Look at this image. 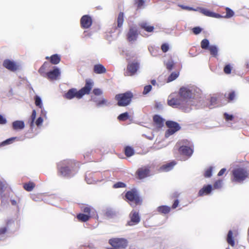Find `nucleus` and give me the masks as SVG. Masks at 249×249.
<instances>
[{"instance_id":"1","label":"nucleus","mask_w":249,"mask_h":249,"mask_svg":"<svg viewBox=\"0 0 249 249\" xmlns=\"http://www.w3.org/2000/svg\"><path fill=\"white\" fill-rule=\"evenodd\" d=\"M77 163L71 160H64L57 164V173L60 176L71 178L78 171Z\"/></svg>"},{"instance_id":"2","label":"nucleus","mask_w":249,"mask_h":249,"mask_svg":"<svg viewBox=\"0 0 249 249\" xmlns=\"http://www.w3.org/2000/svg\"><path fill=\"white\" fill-rule=\"evenodd\" d=\"M93 86V82L90 79H87L85 86L79 90L76 89H70L65 94V97L67 99H71L74 97L77 99L81 98L84 95L89 94L90 93Z\"/></svg>"},{"instance_id":"3","label":"nucleus","mask_w":249,"mask_h":249,"mask_svg":"<svg viewBox=\"0 0 249 249\" xmlns=\"http://www.w3.org/2000/svg\"><path fill=\"white\" fill-rule=\"evenodd\" d=\"M81 211L83 213H79L77 214L76 218L81 222L88 221L90 218L95 215L96 211L95 209L88 205H84L80 207Z\"/></svg>"},{"instance_id":"4","label":"nucleus","mask_w":249,"mask_h":249,"mask_svg":"<svg viewBox=\"0 0 249 249\" xmlns=\"http://www.w3.org/2000/svg\"><path fill=\"white\" fill-rule=\"evenodd\" d=\"M125 197L131 206L140 205L142 203V199L140 196L137 190L135 188L126 192Z\"/></svg>"},{"instance_id":"5","label":"nucleus","mask_w":249,"mask_h":249,"mask_svg":"<svg viewBox=\"0 0 249 249\" xmlns=\"http://www.w3.org/2000/svg\"><path fill=\"white\" fill-rule=\"evenodd\" d=\"M231 175L232 182H242L248 178L249 174L245 168H237L232 171Z\"/></svg>"},{"instance_id":"6","label":"nucleus","mask_w":249,"mask_h":249,"mask_svg":"<svg viewBox=\"0 0 249 249\" xmlns=\"http://www.w3.org/2000/svg\"><path fill=\"white\" fill-rule=\"evenodd\" d=\"M133 97V93L130 91H127L124 93L116 95L115 98L117 101V104L119 106L125 107L130 103Z\"/></svg>"},{"instance_id":"7","label":"nucleus","mask_w":249,"mask_h":249,"mask_svg":"<svg viewBox=\"0 0 249 249\" xmlns=\"http://www.w3.org/2000/svg\"><path fill=\"white\" fill-rule=\"evenodd\" d=\"M108 243L112 247L119 249H125L128 245L127 240L123 238H112Z\"/></svg>"},{"instance_id":"8","label":"nucleus","mask_w":249,"mask_h":249,"mask_svg":"<svg viewBox=\"0 0 249 249\" xmlns=\"http://www.w3.org/2000/svg\"><path fill=\"white\" fill-rule=\"evenodd\" d=\"M166 125L168 128L165 132L166 137L173 135L180 129L179 124L174 121H168L166 122Z\"/></svg>"},{"instance_id":"9","label":"nucleus","mask_w":249,"mask_h":249,"mask_svg":"<svg viewBox=\"0 0 249 249\" xmlns=\"http://www.w3.org/2000/svg\"><path fill=\"white\" fill-rule=\"evenodd\" d=\"M139 66V63L137 61L128 63L124 72V75L127 76L134 75L138 70Z\"/></svg>"},{"instance_id":"10","label":"nucleus","mask_w":249,"mask_h":249,"mask_svg":"<svg viewBox=\"0 0 249 249\" xmlns=\"http://www.w3.org/2000/svg\"><path fill=\"white\" fill-rule=\"evenodd\" d=\"M192 96L191 90L189 89L182 87L180 89L179 91V97L182 99L184 104L187 102V100L191 98Z\"/></svg>"},{"instance_id":"11","label":"nucleus","mask_w":249,"mask_h":249,"mask_svg":"<svg viewBox=\"0 0 249 249\" xmlns=\"http://www.w3.org/2000/svg\"><path fill=\"white\" fill-rule=\"evenodd\" d=\"M129 217L130 220L127 223L128 226H133L137 224L140 221V217L138 212L132 211L129 214Z\"/></svg>"},{"instance_id":"12","label":"nucleus","mask_w":249,"mask_h":249,"mask_svg":"<svg viewBox=\"0 0 249 249\" xmlns=\"http://www.w3.org/2000/svg\"><path fill=\"white\" fill-rule=\"evenodd\" d=\"M92 23V18L89 15H84L80 19V25L83 29L89 28L91 26Z\"/></svg>"},{"instance_id":"13","label":"nucleus","mask_w":249,"mask_h":249,"mask_svg":"<svg viewBox=\"0 0 249 249\" xmlns=\"http://www.w3.org/2000/svg\"><path fill=\"white\" fill-rule=\"evenodd\" d=\"M138 36V33L136 28L131 27L129 29L126 34L127 40L129 42H134L137 40Z\"/></svg>"},{"instance_id":"14","label":"nucleus","mask_w":249,"mask_h":249,"mask_svg":"<svg viewBox=\"0 0 249 249\" xmlns=\"http://www.w3.org/2000/svg\"><path fill=\"white\" fill-rule=\"evenodd\" d=\"M3 66L11 71H15L18 69V65L15 62L9 59H5L3 62Z\"/></svg>"},{"instance_id":"15","label":"nucleus","mask_w":249,"mask_h":249,"mask_svg":"<svg viewBox=\"0 0 249 249\" xmlns=\"http://www.w3.org/2000/svg\"><path fill=\"white\" fill-rule=\"evenodd\" d=\"M150 174V169L148 167L144 166L139 168L136 175L139 179H142L148 177Z\"/></svg>"},{"instance_id":"16","label":"nucleus","mask_w":249,"mask_h":249,"mask_svg":"<svg viewBox=\"0 0 249 249\" xmlns=\"http://www.w3.org/2000/svg\"><path fill=\"white\" fill-rule=\"evenodd\" d=\"M178 152L181 155L190 157L194 152L193 146H180L178 149Z\"/></svg>"},{"instance_id":"17","label":"nucleus","mask_w":249,"mask_h":249,"mask_svg":"<svg viewBox=\"0 0 249 249\" xmlns=\"http://www.w3.org/2000/svg\"><path fill=\"white\" fill-rule=\"evenodd\" d=\"M168 105L173 107H177L184 105V103L182 99L178 96L177 98L169 99L168 100Z\"/></svg>"},{"instance_id":"18","label":"nucleus","mask_w":249,"mask_h":249,"mask_svg":"<svg viewBox=\"0 0 249 249\" xmlns=\"http://www.w3.org/2000/svg\"><path fill=\"white\" fill-rule=\"evenodd\" d=\"M59 70L58 68H55L53 70L47 72L44 77H47L50 80H56L60 75Z\"/></svg>"},{"instance_id":"19","label":"nucleus","mask_w":249,"mask_h":249,"mask_svg":"<svg viewBox=\"0 0 249 249\" xmlns=\"http://www.w3.org/2000/svg\"><path fill=\"white\" fill-rule=\"evenodd\" d=\"M51 64L48 62H45L38 70V72L43 77H45L47 74V71L51 68Z\"/></svg>"},{"instance_id":"20","label":"nucleus","mask_w":249,"mask_h":249,"mask_svg":"<svg viewBox=\"0 0 249 249\" xmlns=\"http://www.w3.org/2000/svg\"><path fill=\"white\" fill-rule=\"evenodd\" d=\"M212 190V187L211 185H207L203 187L198 192L199 196L208 195L211 193Z\"/></svg>"},{"instance_id":"21","label":"nucleus","mask_w":249,"mask_h":249,"mask_svg":"<svg viewBox=\"0 0 249 249\" xmlns=\"http://www.w3.org/2000/svg\"><path fill=\"white\" fill-rule=\"evenodd\" d=\"M93 71L96 74H102L106 73L107 70L102 64H98L94 66Z\"/></svg>"},{"instance_id":"22","label":"nucleus","mask_w":249,"mask_h":249,"mask_svg":"<svg viewBox=\"0 0 249 249\" xmlns=\"http://www.w3.org/2000/svg\"><path fill=\"white\" fill-rule=\"evenodd\" d=\"M236 96V92L233 90L228 91L224 94L225 98L227 100L228 102H232L235 99Z\"/></svg>"},{"instance_id":"23","label":"nucleus","mask_w":249,"mask_h":249,"mask_svg":"<svg viewBox=\"0 0 249 249\" xmlns=\"http://www.w3.org/2000/svg\"><path fill=\"white\" fill-rule=\"evenodd\" d=\"M46 59H50V63L53 65L58 64L61 60V57L57 54H55L51 55L50 57L46 56Z\"/></svg>"},{"instance_id":"24","label":"nucleus","mask_w":249,"mask_h":249,"mask_svg":"<svg viewBox=\"0 0 249 249\" xmlns=\"http://www.w3.org/2000/svg\"><path fill=\"white\" fill-rule=\"evenodd\" d=\"M153 122L158 128H161L163 126L164 120L158 115L153 116Z\"/></svg>"},{"instance_id":"25","label":"nucleus","mask_w":249,"mask_h":249,"mask_svg":"<svg viewBox=\"0 0 249 249\" xmlns=\"http://www.w3.org/2000/svg\"><path fill=\"white\" fill-rule=\"evenodd\" d=\"M200 12L205 16L208 17L213 18H220L221 17L219 14L212 12L204 8H201Z\"/></svg>"},{"instance_id":"26","label":"nucleus","mask_w":249,"mask_h":249,"mask_svg":"<svg viewBox=\"0 0 249 249\" xmlns=\"http://www.w3.org/2000/svg\"><path fill=\"white\" fill-rule=\"evenodd\" d=\"M24 126V123L22 121H16L12 123L13 128L15 130L22 129Z\"/></svg>"},{"instance_id":"27","label":"nucleus","mask_w":249,"mask_h":249,"mask_svg":"<svg viewBox=\"0 0 249 249\" xmlns=\"http://www.w3.org/2000/svg\"><path fill=\"white\" fill-rule=\"evenodd\" d=\"M171 211V208L166 205H162L157 208V211L161 214H167Z\"/></svg>"},{"instance_id":"28","label":"nucleus","mask_w":249,"mask_h":249,"mask_svg":"<svg viewBox=\"0 0 249 249\" xmlns=\"http://www.w3.org/2000/svg\"><path fill=\"white\" fill-rule=\"evenodd\" d=\"M176 164V163L174 161L171 162L170 163H168L162 165L160 168V170L162 171L167 172L171 170L173 166Z\"/></svg>"},{"instance_id":"29","label":"nucleus","mask_w":249,"mask_h":249,"mask_svg":"<svg viewBox=\"0 0 249 249\" xmlns=\"http://www.w3.org/2000/svg\"><path fill=\"white\" fill-rule=\"evenodd\" d=\"M227 241L228 243L232 247H234L235 245L234 239L233 237L232 231L230 230L229 231L227 237Z\"/></svg>"},{"instance_id":"30","label":"nucleus","mask_w":249,"mask_h":249,"mask_svg":"<svg viewBox=\"0 0 249 249\" xmlns=\"http://www.w3.org/2000/svg\"><path fill=\"white\" fill-rule=\"evenodd\" d=\"M140 26L142 29L147 32H152L154 29V26L148 25L146 22H142Z\"/></svg>"},{"instance_id":"31","label":"nucleus","mask_w":249,"mask_h":249,"mask_svg":"<svg viewBox=\"0 0 249 249\" xmlns=\"http://www.w3.org/2000/svg\"><path fill=\"white\" fill-rule=\"evenodd\" d=\"M124 21V14L123 12H120L117 18V28H121Z\"/></svg>"},{"instance_id":"32","label":"nucleus","mask_w":249,"mask_h":249,"mask_svg":"<svg viewBox=\"0 0 249 249\" xmlns=\"http://www.w3.org/2000/svg\"><path fill=\"white\" fill-rule=\"evenodd\" d=\"M210 52L211 55L213 56L216 57L218 55V49L215 45L210 46L208 49Z\"/></svg>"},{"instance_id":"33","label":"nucleus","mask_w":249,"mask_h":249,"mask_svg":"<svg viewBox=\"0 0 249 249\" xmlns=\"http://www.w3.org/2000/svg\"><path fill=\"white\" fill-rule=\"evenodd\" d=\"M35 184L33 182H29L23 184L24 189L28 192L32 191L35 187Z\"/></svg>"},{"instance_id":"34","label":"nucleus","mask_w":249,"mask_h":249,"mask_svg":"<svg viewBox=\"0 0 249 249\" xmlns=\"http://www.w3.org/2000/svg\"><path fill=\"white\" fill-rule=\"evenodd\" d=\"M124 154L126 157H129L134 154V151L132 147L127 146L124 148Z\"/></svg>"},{"instance_id":"35","label":"nucleus","mask_w":249,"mask_h":249,"mask_svg":"<svg viewBox=\"0 0 249 249\" xmlns=\"http://www.w3.org/2000/svg\"><path fill=\"white\" fill-rule=\"evenodd\" d=\"M16 139L17 137H12L0 143V147L12 143Z\"/></svg>"},{"instance_id":"36","label":"nucleus","mask_w":249,"mask_h":249,"mask_svg":"<svg viewBox=\"0 0 249 249\" xmlns=\"http://www.w3.org/2000/svg\"><path fill=\"white\" fill-rule=\"evenodd\" d=\"M209 44V41L207 39H204L201 41V47L202 49L208 50L210 47Z\"/></svg>"},{"instance_id":"37","label":"nucleus","mask_w":249,"mask_h":249,"mask_svg":"<svg viewBox=\"0 0 249 249\" xmlns=\"http://www.w3.org/2000/svg\"><path fill=\"white\" fill-rule=\"evenodd\" d=\"M129 118V114L128 112H126L121 114L118 117V119L119 121H125Z\"/></svg>"},{"instance_id":"38","label":"nucleus","mask_w":249,"mask_h":249,"mask_svg":"<svg viewBox=\"0 0 249 249\" xmlns=\"http://www.w3.org/2000/svg\"><path fill=\"white\" fill-rule=\"evenodd\" d=\"M226 15L224 16L225 18H230L233 16L234 12L229 7H226Z\"/></svg>"},{"instance_id":"39","label":"nucleus","mask_w":249,"mask_h":249,"mask_svg":"<svg viewBox=\"0 0 249 249\" xmlns=\"http://www.w3.org/2000/svg\"><path fill=\"white\" fill-rule=\"evenodd\" d=\"M179 75L178 72H172L168 77L167 81L168 82H171L174 80H175Z\"/></svg>"},{"instance_id":"40","label":"nucleus","mask_w":249,"mask_h":249,"mask_svg":"<svg viewBox=\"0 0 249 249\" xmlns=\"http://www.w3.org/2000/svg\"><path fill=\"white\" fill-rule=\"evenodd\" d=\"M213 169V167L210 166L205 170L204 174V176L205 178H210L212 176Z\"/></svg>"},{"instance_id":"41","label":"nucleus","mask_w":249,"mask_h":249,"mask_svg":"<svg viewBox=\"0 0 249 249\" xmlns=\"http://www.w3.org/2000/svg\"><path fill=\"white\" fill-rule=\"evenodd\" d=\"M35 104L39 108H42L43 106L42 104V101L41 98L38 96H36L35 97Z\"/></svg>"},{"instance_id":"42","label":"nucleus","mask_w":249,"mask_h":249,"mask_svg":"<svg viewBox=\"0 0 249 249\" xmlns=\"http://www.w3.org/2000/svg\"><path fill=\"white\" fill-rule=\"evenodd\" d=\"M232 67L230 64L226 65L224 68V72L227 74H229L231 73Z\"/></svg>"},{"instance_id":"43","label":"nucleus","mask_w":249,"mask_h":249,"mask_svg":"<svg viewBox=\"0 0 249 249\" xmlns=\"http://www.w3.org/2000/svg\"><path fill=\"white\" fill-rule=\"evenodd\" d=\"M144 3V0H135L134 4L137 5L138 8H141Z\"/></svg>"},{"instance_id":"44","label":"nucleus","mask_w":249,"mask_h":249,"mask_svg":"<svg viewBox=\"0 0 249 249\" xmlns=\"http://www.w3.org/2000/svg\"><path fill=\"white\" fill-rule=\"evenodd\" d=\"M222 180H218L216 181L213 184L214 189H219L222 187Z\"/></svg>"},{"instance_id":"45","label":"nucleus","mask_w":249,"mask_h":249,"mask_svg":"<svg viewBox=\"0 0 249 249\" xmlns=\"http://www.w3.org/2000/svg\"><path fill=\"white\" fill-rule=\"evenodd\" d=\"M125 186V184L122 182H118L114 184L113 185V187L114 188H124Z\"/></svg>"},{"instance_id":"46","label":"nucleus","mask_w":249,"mask_h":249,"mask_svg":"<svg viewBox=\"0 0 249 249\" xmlns=\"http://www.w3.org/2000/svg\"><path fill=\"white\" fill-rule=\"evenodd\" d=\"M152 89V86L151 85H147L144 87V89L142 92L143 94H146L149 92Z\"/></svg>"},{"instance_id":"47","label":"nucleus","mask_w":249,"mask_h":249,"mask_svg":"<svg viewBox=\"0 0 249 249\" xmlns=\"http://www.w3.org/2000/svg\"><path fill=\"white\" fill-rule=\"evenodd\" d=\"M169 45L167 43H163L161 46V49L163 53H166L169 50Z\"/></svg>"},{"instance_id":"48","label":"nucleus","mask_w":249,"mask_h":249,"mask_svg":"<svg viewBox=\"0 0 249 249\" xmlns=\"http://www.w3.org/2000/svg\"><path fill=\"white\" fill-rule=\"evenodd\" d=\"M174 65V63L172 61H168L166 64V68L169 71H171L173 69Z\"/></svg>"},{"instance_id":"49","label":"nucleus","mask_w":249,"mask_h":249,"mask_svg":"<svg viewBox=\"0 0 249 249\" xmlns=\"http://www.w3.org/2000/svg\"><path fill=\"white\" fill-rule=\"evenodd\" d=\"M192 30L194 34L198 35L202 31V29L199 27H196L193 28Z\"/></svg>"},{"instance_id":"50","label":"nucleus","mask_w":249,"mask_h":249,"mask_svg":"<svg viewBox=\"0 0 249 249\" xmlns=\"http://www.w3.org/2000/svg\"><path fill=\"white\" fill-rule=\"evenodd\" d=\"M93 93L95 95L99 96V95H101V94H102L103 92L101 89L96 88V89H94L93 90Z\"/></svg>"},{"instance_id":"51","label":"nucleus","mask_w":249,"mask_h":249,"mask_svg":"<svg viewBox=\"0 0 249 249\" xmlns=\"http://www.w3.org/2000/svg\"><path fill=\"white\" fill-rule=\"evenodd\" d=\"M31 117V120H32L31 125L32 126L34 122L36 117V111L35 110H33Z\"/></svg>"},{"instance_id":"52","label":"nucleus","mask_w":249,"mask_h":249,"mask_svg":"<svg viewBox=\"0 0 249 249\" xmlns=\"http://www.w3.org/2000/svg\"><path fill=\"white\" fill-rule=\"evenodd\" d=\"M107 103V100L105 99H102L101 100L97 102L96 106L97 107H100L103 105L106 104Z\"/></svg>"},{"instance_id":"53","label":"nucleus","mask_w":249,"mask_h":249,"mask_svg":"<svg viewBox=\"0 0 249 249\" xmlns=\"http://www.w3.org/2000/svg\"><path fill=\"white\" fill-rule=\"evenodd\" d=\"M5 184L0 181V193L2 194L4 191V189L6 188Z\"/></svg>"},{"instance_id":"54","label":"nucleus","mask_w":249,"mask_h":249,"mask_svg":"<svg viewBox=\"0 0 249 249\" xmlns=\"http://www.w3.org/2000/svg\"><path fill=\"white\" fill-rule=\"evenodd\" d=\"M178 6L180 7V8H181V9H182L183 10H189V11L195 10L194 8H193L192 7L187 6H184L183 5H178Z\"/></svg>"},{"instance_id":"55","label":"nucleus","mask_w":249,"mask_h":249,"mask_svg":"<svg viewBox=\"0 0 249 249\" xmlns=\"http://www.w3.org/2000/svg\"><path fill=\"white\" fill-rule=\"evenodd\" d=\"M224 116L227 121H231L233 119V117L232 115H230L226 113L224 114Z\"/></svg>"},{"instance_id":"56","label":"nucleus","mask_w":249,"mask_h":249,"mask_svg":"<svg viewBox=\"0 0 249 249\" xmlns=\"http://www.w3.org/2000/svg\"><path fill=\"white\" fill-rule=\"evenodd\" d=\"M42 123H43V119L41 117H39V118H38L36 121V124L37 126L41 125Z\"/></svg>"},{"instance_id":"57","label":"nucleus","mask_w":249,"mask_h":249,"mask_svg":"<svg viewBox=\"0 0 249 249\" xmlns=\"http://www.w3.org/2000/svg\"><path fill=\"white\" fill-rule=\"evenodd\" d=\"M6 123V119L1 115H0V124H4Z\"/></svg>"},{"instance_id":"58","label":"nucleus","mask_w":249,"mask_h":249,"mask_svg":"<svg viewBox=\"0 0 249 249\" xmlns=\"http://www.w3.org/2000/svg\"><path fill=\"white\" fill-rule=\"evenodd\" d=\"M178 204H179L178 200V199L175 200L172 205V208L173 209H176L178 206Z\"/></svg>"},{"instance_id":"59","label":"nucleus","mask_w":249,"mask_h":249,"mask_svg":"<svg viewBox=\"0 0 249 249\" xmlns=\"http://www.w3.org/2000/svg\"><path fill=\"white\" fill-rule=\"evenodd\" d=\"M7 228L6 227H2L0 228V235L2 234H5L7 231Z\"/></svg>"},{"instance_id":"60","label":"nucleus","mask_w":249,"mask_h":249,"mask_svg":"<svg viewBox=\"0 0 249 249\" xmlns=\"http://www.w3.org/2000/svg\"><path fill=\"white\" fill-rule=\"evenodd\" d=\"M83 36L84 37H89L91 36V32H89L88 31H85L83 33Z\"/></svg>"},{"instance_id":"61","label":"nucleus","mask_w":249,"mask_h":249,"mask_svg":"<svg viewBox=\"0 0 249 249\" xmlns=\"http://www.w3.org/2000/svg\"><path fill=\"white\" fill-rule=\"evenodd\" d=\"M226 169L225 168H222L221 169L220 171L218 173V176H222L226 172Z\"/></svg>"},{"instance_id":"62","label":"nucleus","mask_w":249,"mask_h":249,"mask_svg":"<svg viewBox=\"0 0 249 249\" xmlns=\"http://www.w3.org/2000/svg\"><path fill=\"white\" fill-rule=\"evenodd\" d=\"M216 101V99L215 97H212L211 99V102H215Z\"/></svg>"},{"instance_id":"63","label":"nucleus","mask_w":249,"mask_h":249,"mask_svg":"<svg viewBox=\"0 0 249 249\" xmlns=\"http://www.w3.org/2000/svg\"><path fill=\"white\" fill-rule=\"evenodd\" d=\"M151 83L153 85L155 86L156 84V81L155 80H152Z\"/></svg>"},{"instance_id":"64","label":"nucleus","mask_w":249,"mask_h":249,"mask_svg":"<svg viewBox=\"0 0 249 249\" xmlns=\"http://www.w3.org/2000/svg\"><path fill=\"white\" fill-rule=\"evenodd\" d=\"M11 202L13 205H15L16 204V201L15 200H12Z\"/></svg>"}]
</instances>
